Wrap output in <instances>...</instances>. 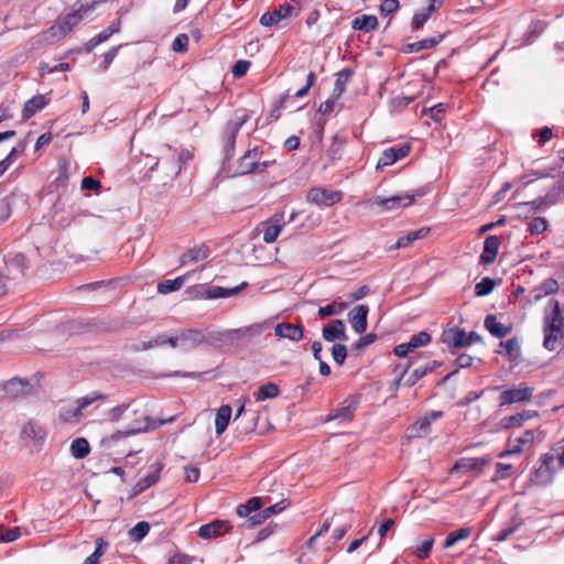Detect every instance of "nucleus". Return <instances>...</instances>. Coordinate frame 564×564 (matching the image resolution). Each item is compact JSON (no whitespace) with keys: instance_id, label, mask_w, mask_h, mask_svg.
<instances>
[{"instance_id":"a19ab883","label":"nucleus","mask_w":564,"mask_h":564,"mask_svg":"<svg viewBox=\"0 0 564 564\" xmlns=\"http://www.w3.org/2000/svg\"><path fill=\"white\" fill-rule=\"evenodd\" d=\"M354 72L350 68H344L337 74L334 86V97L339 98L346 89L347 82L351 78Z\"/></svg>"},{"instance_id":"6e6d98bb","label":"nucleus","mask_w":564,"mask_h":564,"mask_svg":"<svg viewBox=\"0 0 564 564\" xmlns=\"http://www.w3.org/2000/svg\"><path fill=\"white\" fill-rule=\"evenodd\" d=\"M431 341V335L426 332H420L413 335L406 343L411 350L426 346Z\"/></svg>"},{"instance_id":"473e14b6","label":"nucleus","mask_w":564,"mask_h":564,"mask_svg":"<svg viewBox=\"0 0 564 564\" xmlns=\"http://www.w3.org/2000/svg\"><path fill=\"white\" fill-rule=\"evenodd\" d=\"M540 464L544 466L549 471H551L553 475L555 471L561 468L560 467V449L558 448H552L550 452L542 455L540 458Z\"/></svg>"},{"instance_id":"58836bf2","label":"nucleus","mask_w":564,"mask_h":564,"mask_svg":"<svg viewBox=\"0 0 564 564\" xmlns=\"http://www.w3.org/2000/svg\"><path fill=\"white\" fill-rule=\"evenodd\" d=\"M471 528L464 527L456 531L451 532L445 541H444V549H451L453 547L458 541L467 540L471 534Z\"/></svg>"},{"instance_id":"052dcab7","label":"nucleus","mask_w":564,"mask_h":564,"mask_svg":"<svg viewBox=\"0 0 564 564\" xmlns=\"http://www.w3.org/2000/svg\"><path fill=\"white\" fill-rule=\"evenodd\" d=\"M20 536V528H4L3 525L0 527V540L2 542H13Z\"/></svg>"},{"instance_id":"f257e3e1","label":"nucleus","mask_w":564,"mask_h":564,"mask_svg":"<svg viewBox=\"0 0 564 564\" xmlns=\"http://www.w3.org/2000/svg\"><path fill=\"white\" fill-rule=\"evenodd\" d=\"M543 346L553 351L564 338V318L557 300H551L544 310Z\"/></svg>"},{"instance_id":"2eb2a0df","label":"nucleus","mask_w":564,"mask_h":564,"mask_svg":"<svg viewBox=\"0 0 564 564\" xmlns=\"http://www.w3.org/2000/svg\"><path fill=\"white\" fill-rule=\"evenodd\" d=\"M178 338H181L182 347L185 350H193L205 344L204 332L202 329H181L178 330Z\"/></svg>"},{"instance_id":"2f4dec72","label":"nucleus","mask_w":564,"mask_h":564,"mask_svg":"<svg viewBox=\"0 0 564 564\" xmlns=\"http://www.w3.org/2000/svg\"><path fill=\"white\" fill-rule=\"evenodd\" d=\"M442 37H443L442 35H437V36L426 37V39H423V40H420V41H416L413 43H409L405 46V52L406 53H416V52H421L423 50L432 48L441 42Z\"/></svg>"},{"instance_id":"bb28decb","label":"nucleus","mask_w":564,"mask_h":564,"mask_svg":"<svg viewBox=\"0 0 564 564\" xmlns=\"http://www.w3.org/2000/svg\"><path fill=\"white\" fill-rule=\"evenodd\" d=\"M441 365L442 362L434 360L422 368H416L404 380V384L408 387L414 386L420 379L425 377L427 373L435 371L438 367H441Z\"/></svg>"},{"instance_id":"7ed1b4c3","label":"nucleus","mask_w":564,"mask_h":564,"mask_svg":"<svg viewBox=\"0 0 564 564\" xmlns=\"http://www.w3.org/2000/svg\"><path fill=\"white\" fill-rule=\"evenodd\" d=\"M173 421H174V416H171L170 419H166V420L158 421L149 415H142L141 417L134 419L124 432H117V433L112 434L109 438L105 440V442L110 444L115 440L126 437L129 435H133L137 433L148 432L150 430H154V429L163 425L164 423H170Z\"/></svg>"},{"instance_id":"f704fd0d","label":"nucleus","mask_w":564,"mask_h":564,"mask_svg":"<svg viewBox=\"0 0 564 564\" xmlns=\"http://www.w3.org/2000/svg\"><path fill=\"white\" fill-rule=\"evenodd\" d=\"M498 354L507 356L510 360H516L520 356V345L517 338H510L500 343Z\"/></svg>"},{"instance_id":"de8ad7c7","label":"nucleus","mask_w":564,"mask_h":564,"mask_svg":"<svg viewBox=\"0 0 564 564\" xmlns=\"http://www.w3.org/2000/svg\"><path fill=\"white\" fill-rule=\"evenodd\" d=\"M553 476L554 475L551 471L540 464L533 473L532 481L535 485L545 486L552 481Z\"/></svg>"},{"instance_id":"a211bd4d","label":"nucleus","mask_w":564,"mask_h":564,"mask_svg":"<svg viewBox=\"0 0 564 564\" xmlns=\"http://www.w3.org/2000/svg\"><path fill=\"white\" fill-rule=\"evenodd\" d=\"M231 525L228 521L224 520H214L210 523L204 524L198 530V535L202 539H210L223 535L226 532H229Z\"/></svg>"},{"instance_id":"aec40b11","label":"nucleus","mask_w":564,"mask_h":564,"mask_svg":"<svg viewBox=\"0 0 564 564\" xmlns=\"http://www.w3.org/2000/svg\"><path fill=\"white\" fill-rule=\"evenodd\" d=\"M293 7L289 3L281 4L278 9L272 12H265L260 18V23L263 26H272L284 18L291 15Z\"/></svg>"},{"instance_id":"774afa93","label":"nucleus","mask_w":564,"mask_h":564,"mask_svg":"<svg viewBox=\"0 0 564 564\" xmlns=\"http://www.w3.org/2000/svg\"><path fill=\"white\" fill-rule=\"evenodd\" d=\"M187 45L188 36L186 34H178L172 43V50L174 52H185L187 50Z\"/></svg>"},{"instance_id":"7c9ffc66","label":"nucleus","mask_w":564,"mask_h":564,"mask_svg":"<svg viewBox=\"0 0 564 564\" xmlns=\"http://www.w3.org/2000/svg\"><path fill=\"white\" fill-rule=\"evenodd\" d=\"M247 286V282H242L239 286L226 289L218 285L209 286L206 296L208 299H220V297H229L236 295L240 290Z\"/></svg>"},{"instance_id":"a878e982","label":"nucleus","mask_w":564,"mask_h":564,"mask_svg":"<svg viewBox=\"0 0 564 564\" xmlns=\"http://www.w3.org/2000/svg\"><path fill=\"white\" fill-rule=\"evenodd\" d=\"M7 269L9 273L13 275V278L17 276H23L25 274L26 270V262L25 257L22 253H17L11 256L7 261Z\"/></svg>"},{"instance_id":"49530a36","label":"nucleus","mask_w":564,"mask_h":564,"mask_svg":"<svg viewBox=\"0 0 564 564\" xmlns=\"http://www.w3.org/2000/svg\"><path fill=\"white\" fill-rule=\"evenodd\" d=\"M58 175L55 178L57 187H64L68 181L69 162L65 158H59L57 162Z\"/></svg>"},{"instance_id":"c9c22d12","label":"nucleus","mask_w":564,"mask_h":564,"mask_svg":"<svg viewBox=\"0 0 564 564\" xmlns=\"http://www.w3.org/2000/svg\"><path fill=\"white\" fill-rule=\"evenodd\" d=\"M162 469L161 465H158L153 471L147 475L144 478H141L137 485L134 486V495H139L143 492L145 489L150 488L159 480V474Z\"/></svg>"},{"instance_id":"ea45409f","label":"nucleus","mask_w":564,"mask_h":564,"mask_svg":"<svg viewBox=\"0 0 564 564\" xmlns=\"http://www.w3.org/2000/svg\"><path fill=\"white\" fill-rule=\"evenodd\" d=\"M280 389L273 382H268L259 387V389L253 393V397L257 402H261L265 399H272L279 395Z\"/></svg>"},{"instance_id":"bf43d9fd","label":"nucleus","mask_w":564,"mask_h":564,"mask_svg":"<svg viewBox=\"0 0 564 564\" xmlns=\"http://www.w3.org/2000/svg\"><path fill=\"white\" fill-rule=\"evenodd\" d=\"M434 544V539L432 536L424 540L421 545H419L412 553L419 557L420 560H424L430 556Z\"/></svg>"},{"instance_id":"20e7f679","label":"nucleus","mask_w":564,"mask_h":564,"mask_svg":"<svg viewBox=\"0 0 564 564\" xmlns=\"http://www.w3.org/2000/svg\"><path fill=\"white\" fill-rule=\"evenodd\" d=\"M415 195L423 196L422 189L416 191L415 194L402 193L390 197L375 196L368 200L369 206H377L381 212L395 210L401 207L410 206L415 200Z\"/></svg>"},{"instance_id":"37998d69","label":"nucleus","mask_w":564,"mask_h":564,"mask_svg":"<svg viewBox=\"0 0 564 564\" xmlns=\"http://www.w3.org/2000/svg\"><path fill=\"white\" fill-rule=\"evenodd\" d=\"M378 25V20L375 15H362L356 18L352 21V29L360 30L365 32H370L375 30Z\"/></svg>"},{"instance_id":"6ab92c4d","label":"nucleus","mask_w":564,"mask_h":564,"mask_svg":"<svg viewBox=\"0 0 564 564\" xmlns=\"http://www.w3.org/2000/svg\"><path fill=\"white\" fill-rule=\"evenodd\" d=\"M274 334L280 338H286L292 341H300L304 336V329L301 325L279 323L274 327Z\"/></svg>"},{"instance_id":"1a4fd4ad","label":"nucleus","mask_w":564,"mask_h":564,"mask_svg":"<svg viewBox=\"0 0 564 564\" xmlns=\"http://www.w3.org/2000/svg\"><path fill=\"white\" fill-rule=\"evenodd\" d=\"M533 397V388L528 386L513 387L505 390L499 395L500 406L518 402H525Z\"/></svg>"},{"instance_id":"f8f14e48","label":"nucleus","mask_w":564,"mask_h":564,"mask_svg":"<svg viewBox=\"0 0 564 564\" xmlns=\"http://www.w3.org/2000/svg\"><path fill=\"white\" fill-rule=\"evenodd\" d=\"M489 463L486 458L463 457L458 459L451 468V474H468L470 471H479Z\"/></svg>"},{"instance_id":"338daca9","label":"nucleus","mask_w":564,"mask_h":564,"mask_svg":"<svg viewBox=\"0 0 564 564\" xmlns=\"http://www.w3.org/2000/svg\"><path fill=\"white\" fill-rule=\"evenodd\" d=\"M133 405V403H130V404H121V405H118L113 409H111L108 413V416H109V420L110 421H113V422H117L119 421L120 419L123 417V414L129 410V408Z\"/></svg>"},{"instance_id":"4468645a","label":"nucleus","mask_w":564,"mask_h":564,"mask_svg":"<svg viewBox=\"0 0 564 564\" xmlns=\"http://www.w3.org/2000/svg\"><path fill=\"white\" fill-rule=\"evenodd\" d=\"M369 313V307L365 304H360L355 306L348 314L349 323L352 329L357 334H362L366 332L368 323L367 317Z\"/></svg>"},{"instance_id":"e2e57ef3","label":"nucleus","mask_w":564,"mask_h":564,"mask_svg":"<svg viewBox=\"0 0 564 564\" xmlns=\"http://www.w3.org/2000/svg\"><path fill=\"white\" fill-rule=\"evenodd\" d=\"M546 220L542 217H535L529 223V231L532 235H539L546 230Z\"/></svg>"},{"instance_id":"dca6fc26","label":"nucleus","mask_w":564,"mask_h":564,"mask_svg":"<svg viewBox=\"0 0 564 564\" xmlns=\"http://www.w3.org/2000/svg\"><path fill=\"white\" fill-rule=\"evenodd\" d=\"M121 28L120 19L112 21L105 30L99 32L97 35L91 37L85 43L84 50L86 53H90L96 46L106 42L112 34L118 33Z\"/></svg>"},{"instance_id":"4d7b16f0","label":"nucleus","mask_w":564,"mask_h":564,"mask_svg":"<svg viewBox=\"0 0 564 564\" xmlns=\"http://www.w3.org/2000/svg\"><path fill=\"white\" fill-rule=\"evenodd\" d=\"M107 545L101 538L97 539L95 551L85 560L84 564H99V558L104 555Z\"/></svg>"},{"instance_id":"c85d7f7f","label":"nucleus","mask_w":564,"mask_h":564,"mask_svg":"<svg viewBox=\"0 0 564 564\" xmlns=\"http://www.w3.org/2000/svg\"><path fill=\"white\" fill-rule=\"evenodd\" d=\"M536 415H538L536 411L524 410L514 415L503 417L501 423L505 429H511V427H516V426H521L524 421H528Z\"/></svg>"},{"instance_id":"3c124183","label":"nucleus","mask_w":564,"mask_h":564,"mask_svg":"<svg viewBox=\"0 0 564 564\" xmlns=\"http://www.w3.org/2000/svg\"><path fill=\"white\" fill-rule=\"evenodd\" d=\"M22 433L24 436L37 441L43 440L46 435L45 431L34 422L26 423L23 427Z\"/></svg>"},{"instance_id":"4c0bfd02","label":"nucleus","mask_w":564,"mask_h":564,"mask_svg":"<svg viewBox=\"0 0 564 564\" xmlns=\"http://www.w3.org/2000/svg\"><path fill=\"white\" fill-rule=\"evenodd\" d=\"M189 274L191 273H186L185 275L178 276L174 280H164V281L160 282L158 284L159 293L167 294V293H172L174 291L180 290L183 286L185 280L189 276Z\"/></svg>"},{"instance_id":"79ce46f5","label":"nucleus","mask_w":564,"mask_h":564,"mask_svg":"<svg viewBox=\"0 0 564 564\" xmlns=\"http://www.w3.org/2000/svg\"><path fill=\"white\" fill-rule=\"evenodd\" d=\"M70 452H72V455L77 459H82V458L86 457L90 452V446H89L88 441L84 437L75 438L72 442Z\"/></svg>"},{"instance_id":"680f3d73","label":"nucleus","mask_w":564,"mask_h":564,"mask_svg":"<svg viewBox=\"0 0 564 564\" xmlns=\"http://www.w3.org/2000/svg\"><path fill=\"white\" fill-rule=\"evenodd\" d=\"M332 355L335 362L341 366L347 358V347L343 344H334Z\"/></svg>"},{"instance_id":"72a5a7b5","label":"nucleus","mask_w":564,"mask_h":564,"mask_svg":"<svg viewBox=\"0 0 564 564\" xmlns=\"http://www.w3.org/2000/svg\"><path fill=\"white\" fill-rule=\"evenodd\" d=\"M29 384L20 379H11L6 382L3 389L10 398H18L26 393Z\"/></svg>"},{"instance_id":"4be33fe9","label":"nucleus","mask_w":564,"mask_h":564,"mask_svg":"<svg viewBox=\"0 0 564 564\" xmlns=\"http://www.w3.org/2000/svg\"><path fill=\"white\" fill-rule=\"evenodd\" d=\"M441 339L444 344L455 348L466 347V333L458 327L445 329L441 335Z\"/></svg>"},{"instance_id":"393cba45","label":"nucleus","mask_w":564,"mask_h":564,"mask_svg":"<svg viewBox=\"0 0 564 564\" xmlns=\"http://www.w3.org/2000/svg\"><path fill=\"white\" fill-rule=\"evenodd\" d=\"M232 409L229 404H223L216 413L215 417V430L217 435H221L226 429L228 427V424L231 419Z\"/></svg>"},{"instance_id":"c756f323","label":"nucleus","mask_w":564,"mask_h":564,"mask_svg":"<svg viewBox=\"0 0 564 564\" xmlns=\"http://www.w3.org/2000/svg\"><path fill=\"white\" fill-rule=\"evenodd\" d=\"M558 291V283L555 279L544 280L540 286L532 291L533 300L540 301L542 297L551 294H555Z\"/></svg>"},{"instance_id":"a18cd8bd","label":"nucleus","mask_w":564,"mask_h":564,"mask_svg":"<svg viewBox=\"0 0 564 564\" xmlns=\"http://www.w3.org/2000/svg\"><path fill=\"white\" fill-rule=\"evenodd\" d=\"M522 524V520L513 517L510 522L502 528L496 535V541H506L511 534H513Z\"/></svg>"},{"instance_id":"cd10ccee","label":"nucleus","mask_w":564,"mask_h":564,"mask_svg":"<svg viewBox=\"0 0 564 564\" xmlns=\"http://www.w3.org/2000/svg\"><path fill=\"white\" fill-rule=\"evenodd\" d=\"M47 101L43 95H37L29 99L23 107V119H30L36 112L46 106Z\"/></svg>"},{"instance_id":"39448f33","label":"nucleus","mask_w":564,"mask_h":564,"mask_svg":"<svg viewBox=\"0 0 564 564\" xmlns=\"http://www.w3.org/2000/svg\"><path fill=\"white\" fill-rule=\"evenodd\" d=\"M249 118L248 113H237L235 119L228 122L224 132L223 151L225 161H229L234 156L237 134Z\"/></svg>"},{"instance_id":"5fc2aeb1","label":"nucleus","mask_w":564,"mask_h":564,"mask_svg":"<svg viewBox=\"0 0 564 564\" xmlns=\"http://www.w3.org/2000/svg\"><path fill=\"white\" fill-rule=\"evenodd\" d=\"M150 530V525L145 521L138 522L130 531L129 536L132 541H141Z\"/></svg>"},{"instance_id":"09e8293b","label":"nucleus","mask_w":564,"mask_h":564,"mask_svg":"<svg viewBox=\"0 0 564 564\" xmlns=\"http://www.w3.org/2000/svg\"><path fill=\"white\" fill-rule=\"evenodd\" d=\"M263 226V241L267 243L274 242L283 228V225L270 223H267Z\"/></svg>"},{"instance_id":"864d4df0","label":"nucleus","mask_w":564,"mask_h":564,"mask_svg":"<svg viewBox=\"0 0 564 564\" xmlns=\"http://www.w3.org/2000/svg\"><path fill=\"white\" fill-rule=\"evenodd\" d=\"M431 421L424 416L419 420L411 429L412 435L414 437H424L430 433L431 430Z\"/></svg>"},{"instance_id":"412c9836","label":"nucleus","mask_w":564,"mask_h":564,"mask_svg":"<svg viewBox=\"0 0 564 564\" xmlns=\"http://www.w3.org/2000/svg\"><path fill=\"white\" fill-rule=\"evenodd\" d=\"M500 247V239L498 236H488L484 242V249L480 254V262L482 264H491L497 257Z\"/></svg>"},{"instance_id":"b1692460","label":"nucleus","mask_w":564,"mask_h":564,"mask_svg":"<svg viewBox=\"0 0 564 564\" xmlns=\"http://www.w3.org/2000/svg\"><path fill=\"white\" fill-rule=\"evenodd\" d=\"M484 325L486 329L496 338H503L511 332V327L499 323L496 316L492 314L485 317Z\"/></svg>"},{"instance_id":"6e6552de","label":"nucleus","mask_w":564,"mask_h":564,"mask_svg":"<svg viewBox=\"0 0 564 564\" xmlns=\"http://www.w3.org/2000/svg\"><path fill=\"white\" fill-rule=\"evenodd\" d=\"M343 194L338 191H330L322 187H314L307 192L306 199L311 204L318 206H333L338 203Z\"/></svg>"},{"instance_id":"9b49d317","label":"nucleus","mask_w":564,"mask_h":564,"mask_svg":"<svg viewBox=\"0 0 564 564\" xmlns=\"http://www.w3.org/2000/svg\"><path fill=\"white\" fill-rule=\"evenodd\" d=\"M410 150H411V147L409 144H402L399 147H391V148L386 149L382 152V154L377 163L376 169L381 170L384 166L392 165L398 160L405 158L409 154Z\"/></svg>"},{"instance_id":"5701e85b","label":"nucleus","mask_w":564,"mask_h":564,"mask_svg":"<svg viewBox=\"0 0 564 564\" xmlns=\"http://www.w3.org/2000/svg\"><path fill=\"white\" fill-rule=\"evenodd\" d=\"M210 250L206 245H200L198 247H194L183 253L180 258V264L185 265L189 262H197L200 260H205L209 257Z\"/></svg>"},{"instance_id":"603ef678","label":"nucleus","mask_w":564,"mask_h":564,"mask_svg":"<svg viewBox=\"0 0 564 564\" xmlns=\"http://www.w3.org/2000/svg\"><path fill=\"white\" fill-rule=\"evenodd\" d=\"M105 398V394L97 391H93L77 400L76 411L83 412L84 409L93 404L95 401L104 400Z\"/></svg>"},{"instance_id":"ddd939ff","label":"nucleus","mask_w":564,"mask_h":564,"mask_svg":"<svg viewBox=\"0 0 564 564\" xmlns=\"http://www.w3.org/2000/svg\"><path fill=\"white\" fill-rule=\"evenodd\" d=\"M322 336L326 341L334 343L336 340L346 341V326L341 319H333L322 328Z\"/></svg>"},{"instance_id":"0e129e2a","label":"nucleus","mask_w":564,"mask_h":564,"mask_svg":"<svg viewBox=\"0 0 564 564\" xmlns=\"http://www.w3.org/2000/svg\"><path fill=\"white\" fill-rule=\"evenodd\" d=\"M250 65H251V63L249 61H246V59L237 61L231 68V73H232L234 77L239 78V77L245 76L247 74Z\"/></svg>"},{"instance_id":"8fccbe9b","label":"nucleus","mask_w":564,"mask_h":564,"mask_svg":"<svg viewBox=\"0 0 564 564\" xmlns=\"http://www.w3.org/2000/svg\"><path fill=\"white\" fill-rule=\"evenodd\" d=\"M496 281L486 276L475 285V294L476 296H486L494 291Z\"/></svg>"},{"instance_id":"9d476101","label":"nucleus","mask_w":564,"mask_h":564,"mask_svg":"<svg viewBox=\"0 0 564 564\" xmlns=\"http://www.w3.org/2000/svg\"><path fill=\"white\" fill-rule=\"evenodd\" d=\"M169 158H172L174 161H176L175 166L171 169V174L173 177H175L180 174L182 164L192 159V154L187 150L177 151L169 145H164L160 151L159 160L165 161Z\"/></svg>"},{"instance_id":"0eeeda50","label":"nucleus","mask_w":564,"mask_h":564,"mask_svg":"<svg viewBox=\"0 0 564 564\" xmlns=\"http://www.w3.org/2000/svg\"><path fill=\"white\" fill-rule=\"evenodd\" d=\"M269 166V162H260V152L256 147L252 150L247 151L243 156L240 158L238 164V173L243 175L252 172H264Z\"/></svg>"},{"instance_id":"c03bdc74","label":"nucleus","mask_w":564,"mask_h":564,"mask_svg":"<svg viewBox=\"0 0 564 564\" xmlns=\"http://www.w3.org/2000/svg\"><path fill=\"white\" fill-rule=\"evenodd\" d=\"M429 228H420L417 230L411 231L405 236H402L397 241L398 248H406L415 240L424 238L429 234Z\"/></svg>"},{"instance_id":"f3484780","label":"nucleus","mask_w":564,"mask_h":564,"mask_svg":"<svg viewBox=\"0 0 564 564\" xmlns=\"http://www.w3.org/2000/svg\"><path fill=\"white\" fill-rule=\"evenodd\" d=\"M534 441V431L527 430L519 437L510 438L508 442V449L500 454V457L507 455H519L523 451V446L532 444Z\"/></svg>"},{"instance_id":"423d86ee","label":"nucleus","mask_w":564,"mask_h":564,"mask_svg":"<svg viewBox=\"0 0 564 564\" xmlns=\"http://www.w3.org/2000/svg\"><path fill=\"white\" fill-rule=\"evenodd\" d=\"M87 13V10H83V6L67 13L66 15L59 18L55 24L47 31L46 36L51 37H61L69 33L75 25H77L84 18V14Z\"/></svg>"},{"instance_id":"e433bc0d","label":"nucleus","mask_w":564,"mask_h":564,"mask_svg":"<svg viewBox=\"0 0 564 564\" xmlns=\"http://www.w3.org/2000/svg\"><path fill=\"white\" fill-rule=\"evenodd\" d=\"M348 307L347 302H332L326 306H321L317 311V315L321 318H326L334 315H340Z\"/></svg>"},{"instance_id":"69168bd1","label":"nucleus","mask_w":564,"mask_h":564,"mask_svg":"<svg viewBox=\"0 0 564 564\" xmlns=\"http://www.w3.org/2000/svg\"><path fill=\"white\" fill-rule=\"evenodd\" d=\"M120 47H121L120 45L111 47L107 53L104 54L102 62L100 64V67L102 70H107L109 68L110 64L118 55Z\"/></svg>"},{"instance_id":"13d9d810","label":"nucleus","mask_w":564,"mask_h":564,"mask_svg":"<svg viewBox=\"0 0 564 564\" xmlns=\"http://www.w3.org/2000/svg\"><path fill=\"white\" fill-rule=\"evenodd\" d=\"M547 207L546 197H539L532 202L520 203L519 208L525 209L528 213H536Z\"/></svg>"},{"instance_id":"f03ea898","label":"nucleus","mask_w":564,"mask_h":564,"mask_svg":"<svg viewBox=\"0 0 564 564\" xmlns=\"http://www.w3.org/2000/svg\"><path fill=\"white\" fill-rule=\"evenodd\" d=\"M205 344L215 348L224 346L238 347L241 346V340L246 337H253L261 333L260 325H251L238 329L217 330L214 328H206L203 330Z\"/></svg>"}]
</instances>
